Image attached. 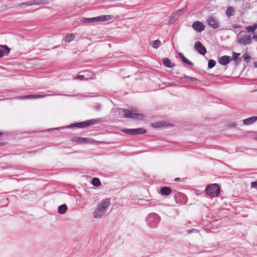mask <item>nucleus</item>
Returning <instances> with one entry per match:
<instances>
[{"mask_svg": "<svg viewBox=\"0 0 257 257\" xmlns=\"http://www.w3.org/2000/svg\"><path fill=\"white\" fill-rule=\"evenodd\" d=\"M2 135H3V133L0 132V137L2 136Z\"/></svg>", "mask_w": 257, "mask_h": 257, "instance_id": "39", "label": "nucleus"}, {"mask_svg": "<svg viewBox=\"0 0 257 257\" xmlns=\"http://www.w3.org/2000/svg\"><path fill=\"white\" fill-rule=\"evenodd\" d=\"M154 127H161L164 126H172L173 124L164 121H159L152 124Z\"/></svg>", "mask_w": 257, "mask_h": 257, "instance_id": "15", "label": "nucleus"}, {"mask_svg": "<svg viewBox=\"0 0 257 257\" xmlns=\"http://www.w3.org/2000/svg\"><path fill=\"white\" fill-rule=\"evenodd\" d=\"M232 27L234 29H237V28H241V26L240 25H232Z\"/></svg>", "mask_w": 257, "mask_h": 257, "instance_id": "34", "label": "nucleus"}, {"mask_svg": "<svg viewBox=\"0 0 257 257\" xmlns=\"http://www.w3.org/2000/svg\"><path fill=\"white\" fill-rule=\"evenodd\" d=\"M251 187L252 188L257 189V181L252 182L251 184Z\"/></svg>", "mask_w": 257, "mask_h": 257, "instance_id": "30", "label": "nucleus"}, {"mask_svg": "<svg viewBox=\"0 0 257 257\" xmlns=\"http://www.w3.org/2000/svg\"><path fill=\"white\" fill-rule=\"evenodd\" d=\"M231 61V58L226 55L220 57L218 59V62L222 65H226Z\"/></svg>", "mask_w": 257, "mask_h": 257, "instance_id": "13", "label": "nucleus"}, {"mask_svg": "<svg viewBox=\"0 0 257 257\" xmlns=\"http://www.w3.org/2000/svg\"><path fill=\"white\" fill-rule=\"evenodd\" d=\"M113 18L111 15H102L94 18L87 19L86 21L88 23H96L99 22H105L110 20Z\"/></svg>", "mask_w": 257, "mask_h": 257, "instance_id": "5", "label": "nucleus"}, {"mask_svg": "<svg viewBox=\"0 0 257 257\" xmlns=\"http://www.w3.org/2000/svg\"><path fill=\"white\" fill-rule=\"evenodd\" d=\"M181 10H179L177 12L175 15H177L178 16H179L180 15V13H181Z\"/></svg>", "mask_w": 257, "mask_h": 257, "instance_id": "35", "label": "nucleus"}, {"mask_svg": "<svg viewBox=\"0 0 257 257\" xmlns=\"http://www.w3.org/2000/svg\"><path fill=\"white\" fill-rule=\"evenodd\" d=\"M49 2L48 1H41V2H37L36 0H33L31 1H29L26 3H23L20 5V6L23 7V6H30L32 5H40L41 4L43 5H47L48 4Z\"/></svg>", "mask_w": 257, "mask_h": 257, "instance_id": "10", "label": "nucleus"}, {"mask_svg": "<svg viewBox=\"0 0 257 257\" xmlns=\"http://www.w3.org/2000/svg\"><path fill=\"white\" fill-rule=\"evenodd\" d=\"M124 112L123 117L124 118H130L134 119H143L144 115L141 113L133 112V111L128 109H123Z\"/></svg>", "mask_w": 257, "mask_h": 257, "instance_id": "4", "label": "nucleus"}, {"mask_svg": "<svg viewBox=\"0 0 257 257\" xmlns=\"http://www.w3.org/2000/svg\"><path fill=\"white\" fill-rule=\"evenodd\" d=\"M195 49L202 55H204L206 53V49L205 47L199 41L195 43Z\"/></svg>", "mask_w": 257, "mask_h": 257, "instance_id": "11", "label": "nucleus"}, {"mask_svg": "<svg viewBox=\"0 0 257 257\" xmlns=\"http://www.w3.org/2000/svg\"><path fill=\"white\" fill-rule=\"evenodd\" d=\"M257 29V24H254L252 26H247L246 27V31L249 33H253Z\"/></svg>", "mask_w": 257, "mask_h": 257, "instance_id": "23", "label": "nucleus"}, {"mask_svg": "<svg viewBox=\"0 0 257 257\" xmlns=\"http://www.w3.org/2000/svg\"><path fill=\"white\" fill-rule=\"evenodd\" d=\"M10 48L7 45H0V58L3 57L4 55H8L10 52Z\"/></svg>", "mask_w": 257, "mask_h": 257, "instance_id": "12", "label": "nucleus"}, {"mask_svg": "<svg viewBox=\"0 0 257 257\" xmlns=\"http://www.w3.org/2000/svg\"><path fill=\"white\" fill-rule=\"evenodd\" d=\"M240 56V53L232 52V57L231 58V60H236Z\"/></svg>", "mask_w": 257, "mask_h": 257, "instance_id": "28", "label": "nucleus"}, {"mask_svg": "<svg viewBox=\"0 0 257 257\" xmlns=\"http://www.w3.org/2000/svg\"><path fill=\"white\" fill-rule=\"evenodd\" d=\"M235 13V11L232 7H229L227 8L226 11V14L228 17L233 16L234 15Z\"/></svg>", "mask_w": 257, "mask_h": 257, "instance_id": "21", "label": "nucleus"}, {"mask_svg": "<svg viewBox=\"0 0 257 257\" xmlns=\"http://www.w3.org/2000/svg\"><path fill=\"white\" fill-rule=\"evenodd\" d=\"M4 145H5L4 143L0 142V147L4 146Z\"/></svg>", "mask_w": 257, "mask_h": 257, "instance_id": "38", "label": "nucleus"}, {"mask_svg": "<svg viewBox=\"0 0 257 257\" xmlns=\"http://www.w3.org/2000/svg\"><path fill=\"white\" fill-rule=\"evenodd\" d=\"M238 43L241 45H246L251 43V37L244 32H240L237 39Z\"/></svg>", "mask_w": 257, "mask_h": 257, "instance_id": "3", "label": "nucleus"}, {"mask_svg": "<svg viewBox=\"0 0 257 257\" xmlns=\"http://www.w3.org/2000/svg\"><path fill=\"white\" fill-rule=\"evenodd\" d=\"M215 64H216V62H215V60H212V59L208 61V68H212L213 67L215 66Z\"/></svg>", "mask_w": 257, "mask_h": 257, "instance_id": "27", "label": "nucleus"}, {"mask_svg": "<svg viewBox=\"0 0 257 257\" xmlns=\"http://www.w3.org/2000/svg\"><path fill=\"white\" fill-rule=\"evenodd\" d=\"M160 192L163 195H169L171 193L172 190L169 187H164L161 189Z\"/></svg>", "mask_w": 257, "mask_h": 257, "instance_id": "18", "label": "nucleus"}, {"mask_svg": "<svg viewBox=\"0 0 257 257\" xmlns=\"http://www.w3.org/2000/svg\"><path fill=\"white\" fill-rule=\"evenodd\" d=\"M192 27L197 33H200L204 30L205 26L201 22L196 21L193 23Z\"/></svg>", "mask_w": 257, "mask_h": 257, "instance_id": "7", "label": "nucleus"}, {"mask_svg": "<svg viewBox=\"0 0 257 257\" xmlns=\"http://www.w3.org/2000/svg\"><path fill=\"white\" fill-rule=\"evenodd\" d=\"M76 78L78 79H79V80H84L85 79V77H84V76L82 75H78L76 77Z\"/></svg>", "mask_w": 257, "mask_h": 257, "instance_id": "31", "label": "nucleus"}, {"mask_svg": "<svg viewBox=\"0 0 257 257\" xmlns=\"http://www.w3.org/2000/svg\"><path fill=\"white\" fill-rule=\"evenodd\" d=\"M92 184L94 186H99L101 184L99 179L97 178H94L92 181Z\"/></svg>", "mask_w": 257, "mask_h": 257, "instance_id": "26", "label": "nucleus"}, {"mask_svg": "<svg viewBox=\"0 0 257 257\" xmlns=\"http://www.w3.org/2000/svg\"><path fill=\"white\" fill-rule=\"evenodd\" d=\"M205 191L207 195L212 197H216L219 195L220 188L217 184H212L206 187Z\"/></svg>", "mask_w": 257, "mask_h": 257, "instance_id": "2", "label": "nucleus"}, {"mask_svg": "<svg viewBox=\"0 0 257 257\" xmlns=\"http://www.w3.org/2000/svg\"><path fill=\"white\" fill-rule=\"evenodd\" d=\"M67 210V206L65 204L61 205L58 207V212L61 214L65 213Z\"/></svg>", "mask_w": 257, "mask_h": 257, "instance_id": "24", "label": "nucleus"}, {"mask_svg": "<svg viewBox=\"0 0 257 257\" xmlns=\"http://www.w3.org/2000/svg\"><path fill=\"white\" fill-rule=\"evenodd\" d=\"M163 63L164 65L168 68H172L174 65V64L172 63L170 60L167 58H166L163 59Z\"/></svg>", "mask_w": 257, "mask_h": 257, "instance_id": "22", "label": "nucleus"}, {"mask_svg": "<svg viewBox=\"0 0 257 257\" xmlns=\"http://www.w3.org/2000/svg\"><path fill=\"white\" fill-rule=\"evenodd\" d=\"M208 25L213 29H216L218 27V24L215 18L210 17L207 20Z\"/></svg>", "mask_w": 257, "mask_h": 257, "instance_id": "14", "label": "nucleus"}, {"mask_svg": "<svg viewBox=\"0 0 257 257\" xmlns=\"http://www.w3.org/2000/svg\"><path fill=\"white\" fill-rule=\"evenodd\" d=\"M179 56L184 63L187 64L188 65H191V66L193 65V63L192 62L190 61L189 60H188V59L185 57V56L183 55V53H179Z\"/></svg>", "mask_w": 257, "mask_h": 257, "instance_id": "20", "label": "nucleus"}, {"mask_svg": "<svg viewBox=\"0 0 257 257\" xmlns=\"http://www.w3.org/2000/svg\"><path fill=\"white\" fill-rule=\"evenodd\" d=\"M180 180H181V179L179 178H176L175 179V181H180Z\"/></svg>", "mask_w": 257, "mask_h": 257, "instance_id": "36", "label": "nucleus"}, {"mask_svg": "<svg viewBox=\"0 0 257 257\" xmlns=\"http://www.w3.org/2000/svg\"><path fill=\"white\" fill-rule=\"evenodd\" d=\"M72 142H76L78 143H106L104 142H98L97 141L94 140L89 138H81V137H73L71 139Z\"/></svg>", "mask_w": 257, "mask_h": 257, "instance_id": "6", "label": "nucleus"}, {"mask_svg": "<svg viewBox=\"0 0 257 257\" xmlns=\"http://www.w3.org/2000/svg\"><path fill=\"white\" fill-rule=\"evenodd\" d=\"M161 45V42L159 40L153 41L151 42L152 46L155 49L158 48Z\"/></svg>", "mask_w": 257, "mask_h": 257, "instance_id": "25", "label": "nucleus"}, {"mask_svg": "<svg viewBox=\"0 0 257 257\" xmlns=\"http://www.w3.org/2000/svg\"><path fill=\"white\" fill-rule=\"evenodd\" d=\"M46 96V95H27L23 96L21 97L22 99H36V98H41L45 97Z\"/></svg>", "mask_w": 257, "mask_h": 257, "instance_id": "16", "label": "nucleus"}, {"mask_svg": "<svg viewBox=\"0 0 257 257\" xmlns=\"http://www.w3.org/2000/svg\"><path fill=\"white\" fill-rule=\"evenodd\" d=\"M243 58L246 62H248L250 58L249 56L248 55V54L247 53H245L243 55Z\"/></svg>", "mask_w": 257, "mask_h": 257, "instance_id": "29", "label": "nucleus"}, {"mask_svg": "<svg viewBox=\"0 0 257 257\" xmlns=\"http://www.w3.org/2000/svg\"><path fill=\"white\" fill-rule=\"evenodd\" d=\"M75 38V34L72 33L70 34L63 38V40L67 43H69L72 41Z\"/></svg>", "mask_w": 257, "mask_h": 257, "instance_id": "19", "label": "nucleus"}, {"mask_svg": "<svg viewBox=\"0 0 257 257\" xmlns=\"http://www.w3.org/2000/svg\"><path fill=\"white\" fill-rule=\"evenodd\" d=\"M256 120L257 117L252 116L244 119L243 122L245 125H248L254 122Z\"/></svg>", "mask_w": 257, "mask_h": 257, "instance_id": "17", "label": "nucleus"}, {"mask_svg": "<svg viewBox=\"0 0 257 257\" xmlns=\"http://www.w3.org/2000/svg\"><path fill=\"white\" fill-rule=\"evenodd\" d=\"M122 131L125 133L132 135L145 134L146 132V130L143 128L137 129H124Z\"/></svg>", "mask_w": 257, "mask_h": 257, "instance_id": "8", "label": "nucleus"}, {"mask_svg": "<svg viewBox=\"0 0 257 257\" xmlns=\"http://www.w3.org/2000/svg\"><path fill=\"white\" fill-rule=\"evenodd\" d=\"M109 205V199H105L101 201L94 211V217L95 218L101 217L105 213Z\"/></svg>", "mask_w": 257, "mask_h": 257, "instance_id": "1", "label": "nucleus"}, {"mask_svg": "<svg viewBox=\"0 0 257 257\" xmlns=\"http://www.w3.org/2000/svg\"><path fill=\"white\" fill-rule=\"evenodd\" d=\"M185 78L186 79H189V80H190L191 81H197V79L195 78L190 77L189 76H186Z\"/></svg>", "mask_w": 257, "mask_h": 257, "instance_id": "32", "label": "nucleus"}, {"mask_svg": "<svg viewBox=\"0 0 257 257\" xmlns=\"http://www.w3.org/2000/svg\"><path fill=\"white\" fill-rule=\"evenodd\" d=\"M251 39H253L255 41H257V35L253 34L252 37H251Z\"/></svg>", "mask_w": 257, "mask_h": 257, "instance_id": "33", "label": "nucleus"}, {"mask_svg": "<svg viewBox=\"0 0 257 257\" xmlns=\"http://www.w3.org/2000/svg\"><path fill=\"white\" fill-rule=\"evenodd\" d=\"M96 121L95 120H89L73 124V126L82 128L93 124Z\"/></svg>", "mask_w": 257, "mask_h": 257, "instance_id": "9", "label": "nucleus"}, {"mask_svg": "<svg viewBox=\"0 0 257 257\" xmlns=\"http://www.w3.org/2000/svg\"><path fill=\"white\" fill-rule=\"evenodd\" d=\"M254 65L255 67L257 68V61L254 62Z\"/></svg>", "mask_w": 257, "mask_h": 257, "instance_id": "37", "label": "nucleus"}]
</instances>
